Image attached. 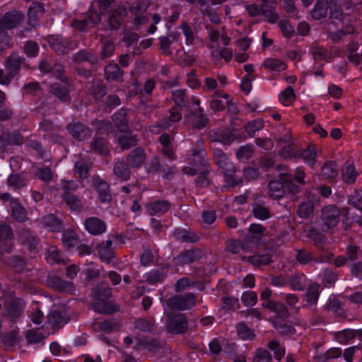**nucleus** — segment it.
Wrapping results in <instances>:
<instances>
[{
    "label": "nucleus",
    "instance_id": "14",
    "mask_svg": "<svg viewBox=\"0 0 362 362\" xmlns=\"http://www.w3.org/2000/svg\"><path fill=\"white\" fill-rule=\"evenodd\" d=\"M24 18L22 13L12 11L6 13L0 19V28L1 29L11 30L19 25Z\"/></svg>",
    "mask_w": 362,
    "mask_h": 362
},
{
    "label": "nucleus",
    "instance_id": "19",
    "mask_svg": "<svg viewBox=\"0 0 362 362\" xmlns=\"http://www.w3.org/2000/svg\"><path fill=\"white\" fill-rule=\"evenodd\" d=\"M171 207V204L164 199H158L148 203L146 210L151 216H160L167 213Z\"/></svg>",
    "mask_w": 362,
    "mask_h": 362
},
{
    "label": "nucleus",
    "instance_id": "39",
    "mask_svg": "<svg viewBox=\"0 0 362 362\" xmlns=\"http://www.w3.org/2000/svg\"><path fill=\"white\" fill-rule=\"evenodd\" d=\"M91 168V163L83 159H80L75 163L74 170V174L79 178L84 180L88 177Z\"/></svg>",
    "mask_w": 362,
    "mask_h": 362
},
{
    "label": "nucleus",
    "instance_id": "18",
    "mask_svg": "<svg viewBox=\"0 0 362 362\" xmlns=\"http://www.w3.org/2000/svg\"><path fill=\"white\" fill-rule=\"evenodd\" d=\"M67 129L70 134L78 141L87 139L91 135L90 129L80 122H72L68 125Z\"/></svg>",
    "mask_w": 362,
    "mask_h": 362
},
{
    "label": "nucleus",
    "instance_id": "64",
    "mask_svg": "<svg viewBox=\"0 0 362 362\" xmlns=\"http://www.w3.org/2000/svg\"><path fill=\"white\" fill-rule=\"evenodd\" d=\"M342 354L340 348H332L327 351L323 356H319L317 358V362H328L330 359L339 358Z\"/></svg>",
    "mask_w": 362,
    "mask_h": 362
},
{
    "label": "nucleus",
    "instance_id": "48",
    "mask_svg": "<svg viewBox=\"0 0 362 362\" xmlns=\"http://www.w3.org/2000/svg\"><path fill=\"white\" fill-rule=\"evenodd\" d=\"M160 344L155 339H136V344L134 346L136 350L147 349L149 351H154L159 349Z\"/></svg>",
    "mask_w": 362,
    "mask_h": 362
},
{
    "label": "nucleus",
    "instance_id": "26",
    "mask_svg": "<svg viewBox=\"0 0 362 362\" xmlns=\"http://www.w3.org/2000/svg\"><path fill=\"white\" fill-rule=\"evenodd\" d=\"M173 236L177 241L182 243H197L199 237L194 231L176 228L173 232Z\"/></svg>",
    "mask_w": 362,
    "mask_h": 362
},
{
    "label": "nucleus",
    "instance_id": "17",
    "mask_svg": "<svg viewBox=\"0 0 362 362\" xmlns=\"http://www.w3.org/2000/svg\"><path fill=\"white\" fill-rule=\"evenodd\" d=\"M96 250L100 259L103 262L109 263L115 257L112 239L107 238L98 244Z\"/></svg>",
    "mask_w": 362,
    "mask_h": 362
},
{
    "label": "nucleus",
    "instance_id": "35",
    "mask_svg": "<svg viewBox=\"0 0 362 362\" xmlns=\"http://www.w3.org/2000/svg\"><path fill=\"white\" fill-rule=\"evenodd\" d=\"M329 0H317L314 8L311 11V16L313 19L320 20L325 18L329 8Z\"/></svg>",
    "mask_w": 362,
    "mask_h": 362
},
{
    "label": "nucleus",
    "instance_id": "23",
    "mask_svg": "<svg viewBox=\"0 0 362 362\" xmlns=\"http://www.w3.org/2000/svg\"><path fill=\"white\" fill-rule=\"evenodd\" d=\"M168 267L153 269L144 275L146 281L151 285L161 284L168 276Z\"/></svg>",
    "mask_w": 362,
    "mask_h": 362
},
{
    "label": "nucleus",
    "instance_id": "25",
    "mask_svg": "<svg viewBox=\"0 0 362 362\" xmlns=\"http://www.w3.org/2000/svg\"><path fill=\"white\" fill-rule=\"evenodd\" d=\"M117 6L115 0H96L91 4L90 9L97 11L98 8L100 17L109 14Z\"/></svg>",
    "mask_w": 362,
    "mask_h": 362
},
{
    "label": "nucleus",
    "instance_id": "51",
    "mask_svg": "<svg viewBox=\"0 0 362 362\" xmlns=\"http://www.w3.org/2000/svg\"><path fill=\"white\" fill-rule=\"evenodd\" d=\"M247 260L253 266L260 267L269 264L272 262V257L269 254L257 255L247 257Z\"/></svg>",
    "mask_w": 362,
    "mask_h": 362
},
{
    "label": "nucleus",
    "instance_id": "49",
    "mask_svg": "<svg viewBox=\"0 0 362 362\" xmlns=\"http://www.w3.org/2000/svg\"><path fill=\"white\" fill-rule=\"evenodd\" d=\"M236 332L238 337L243 340H253L256 337L254 331L244 322L236 325Z\"/></svg>",
    "mask_w": 362,
    "mask_h": 362
},
{
    "label": "nucleus",
    "instance_id": "43",
    "mask_svg": "<svg viewBox=\"0 0 362 362\" xmlns=\"http://www.w3.org/2000/svg\"><path fill=\"white\" fill-rule=\"evenodd\" d=\"M62 198L71 211L80 212L82 210L83 206L82 200L76 194L62 196Z\"/></svg>",
    "mask_w": 362,
    "mask_h": 362
},
{
    "label": "nucleus",
    "instance_id": "37",
    "mask_svg": "<svg viewBox=\"0 0 362 362\" xmlns=\"http://www.w3.org/2000/svg\"><path fill=\"white\" fill-rule=\"evenodd\" d=\"M67 322V320L64 317L60 311L51 310L47 316V323L52 327L58 329L63 327Z\"/></svg>",
    "mask_w": 362,
    "mask_h": 362
},
{
    "label": "nucleus",
    "instance_id": "3",
    "mask_svg": "<svg viewBox=\"0 0 362 362\" xmlns=\"http://www.w3.org/2000/svg\"><path fill=\"white\" fill-rule=\"evenodd\" d=\"M340 211L334 204L325 206L321 210V220L327 230L337 226L340 221Z\"/></svg>",
    "mask_w": 362,
    "mask_h": 362
},
{
    "label": "nucleus",
    "instance_id": "31",
    "mask_svg": "<svg viewBox=\"0 0 362 362\" xmlns=\"http://www.w3.org/2000/svg\"><path fill=\"white\" fill-rule=\"evenodd\" d=\"M233 53L231 49L228 47H223L218 49V46L211 51V60L214 63H217L223 59L226 63L230 62L233 59Z\"/></svg>",
    "mask_w": 362,
    "mask_h": 362
},
{
    "label": "nucleus",
    "instance_id": "21",
    "mask_svg": "<svg viewBox=\"0 0 362 362\" xmlns=\"http://www.w3.org/2000/svg\"><path fill=\"white\" fill-rule=\"evenodd\" d=\"M226 249L230 253L240 255L243 259H245L243 255L250 251L248 243H244L240 240L234 239L228 240L226 242Z\"/></svg>",
    "mask_w": 362,
    "mask_h": 362
},
{
    "label": "nucleus",
    "instance_id": "8",
    "mask_svg": "<svg viewBox=\"0 0 362 362\" xmlns=\"http://www.w3.org/2000/svg\"><path fill=\"white\" fill-rule=\"evenodd\" d=\"M204 255L202 250L195 247L180 252L173 260L175 265L184 266L199 260Z\"/></svg>",
    "mask_w": 362,
    "mask_h": 362
},
{
    "label": "nucleus",
    "instance_id": "36",
    "mask_svg": "<svg viewBox=\"0 0 362 362\" xmlns=\"http://www.w3.org/2000/svg\"><path fill=\"white\" fill-rule=\"evenodd\" d=\"M171 98L177 106L175 107L177 108L180 112L181 108L187 107L189 105L186 90L178 89L173 90L171 92Z\"/></svg>",
    "mask_w": 362,
    "mask_h": 362
},
{
    "label": "nucleus",
    "instance_id": "40",
    "mask_svg": "<svg viewBox=\"0 0 362 362\" xmlns=\"http://www.w3.org/2000/svg\"><path fill=\"white\" fill-rule=\"evenodd\" d=\"M151 5V1L150 0H137L131 4L129 11L134 16L142 15L146 13Z\"/></svg>",
    "mask_w": 362,
    "mask_h": 362
},
{
    "label": "nucleus",
    "instance_id": "12",
    "mask_svg": "<svg viewBox=\"0 0 362 362\" xmlns=\"http://www.w3.org/2000/svg\"><path fill=\"white\" fill-rule=\"evenodd\" d=\"M284 173H281L279 179L272 180L268 183V196L275 200L283 198L286 194V187L285 182L282 179Z\"/></svg>",
    "mask_w": 362,
    "mask_h": 362
},
{
    "label": "nucleus",
    "instance_id": "46",
    "mask_svg": "<svg viewBox=\"0 0 362 362\" xmlns=\"http://www.w3.org/2000/svg\"><path fill=\"white\" fill-rule=\"evenodd\" d=\"M51 283L54 288L59 292H71L74 288L72 282L65 281L57 276L52 279Z\"/></svg>",
    "mask_w": 362,
    "mask_h": 362
},
{
    "label": "nucleus",
    "instance_id": "13",
    "mask_svg": "<svg viewBox=\"0 0 362 362\" xmlns=\"http://www.w3.org/2000/svg\"><path fill=\"white\" fill-rule=\"evenodd\" d=\"M101 20L98 11L89 9L87 17H83L81 19H74L71 22V26L80 31L84 30L88 26L98 24Z\"/></svg>",
    "mask_w": 362,
    "mask_h": 362
},
{
    "label": "nucleus",
    "instance_id": "27",
    "mask_svg": "<svg viewBox=\"0 0 362 362\" xmlns=\"http://www.w3.org/2000/svg\"><path fill=\"white\" fill-rule=\"evenodd\" d=\"M359 174L360 172L351 163H346L341 169V177L346 184L354 183Z\"/></svg>",
    "mask_w": 362,
    "mask_h": 362
},
{
    "label": "nucleus",
    "instance_id": "10",
    "mask_svg": "<svg viewBox=\"0 0 362 362\" xmlns=\"http://www.w3.org/2000/svg\"><path fill=\"white\" fill-rule=\"evenodd\" d=\"M51 48L58 54H65L76 47L75 42L61 36H51L48 40Z\"/></svg>",
    "mask_w": 362,
    "mask_h": 362
},
{
    "label": "nucleus",
    "instance_id": "45",
    "mask_svg": "<svg viewBox=\"0 0 362 362\" xmlns=\"http://www.w3.org/2000/svg\"><path fill=\"white\" fill-rule=\"evenodd\" d=\"M112 120L120 132H125L128 129L127 112L124 109H120L112 116Z\"/></svg>",
    "mask_w": 362,
    "mask_h": 362
},
{
    "label": "nucleus",
    "instance_id": "44",
    "mask_svg": "<svg viewBox=\"0 0 362 362\" xmlns=\"http://www.w3.org/2000/svg\"><path fill=\"white\" fill-rule=\"evenodd\" d=\"M320 296V285L313 283L309 286L305 294V300L308 305H315Z\"/></svg>",
    "mask_w": 362,
    "mask_h": 362
},
{
    "label": "nucleus",
    "instance_id": "11",
    "mask_svg": "<svg viewBox=\"0 0 362 362\" xmlns=\"http://www.w3.org/2000/svg\"><path fill=\"white\" fill-rule=\"evenodd\" d=\"M72 90V85L66 81L62 83H54L49 87L50 93L62 102H67L71 100L70 91Z\"/></svg>",
    "mask_w": 362,
    "mask_h": 362
},
{
    "label": "nucleus",
    "instance_id": "59",
    "mask_svg": "<svg viewBox=\"0 0 362 362\" xmlns=\"http://www.w3.org/2000/svg\"><path fill=\"white\" fill-rule=\"evenodd\" d=\"M296 259L300 264H307L314 259V256L305 249H299L296 250Z\"/></svg>",
    "mask_w": 362,
    "mask_h": 362
},
{
    "label": "nucleus",
    "instance_id": "54",
    "mask_svg": "<svg viewBox=\"0 0 362 362\" xmlns=\"http://www.w3.org/2000/svg\"><path fill=\"white\" fill-rule=\"evenodd\" d=\"M92 150L102 154H107L109 152L107 141L102 138L96 136L90 143Z\"/></svg>",
    "mask_w": 362,
    "mask_h": 362
},
{
    "label": "nucleus",
    "instance_id": "60",
    "mask_svg": "<svg viewBox=\"0 0 362 362\" xmlns=\"http://www.w3.org/2000/svg\"><path fill=\"white\" fill-rule=\"evenodd\" d=\"M267 346L270 350L273 351L274 358L276 360L280 361L285 356V348L279 341L272 340L268 344Z\"/></svg>",
    "mask_w": 362,
    "mask_h": 362
},
{
    "label": "nucleus",
    "instance_id": "20",
    "mask_svg": "<svg viewBox=\"0 0 362 362\" xmlns=\"http://www.w3.org/2000/svg\"><path fill=\"white\" fill-rule=\"evenodd\" d=\"M25 66V58L17 53L11 54L6 60V67L14 76Z\"/></svg>",
    "mask_w": 362,
    "mask_h": 362
},
{
    "label": "nucleus",
    "instance_id": "41",
    "mask_svg": "<svg viewBox=\"0 0 362 362\" xmlns=\"http://www.w3.org/2000/svg\"><path fill=\"white\" fill-rule=\"evenodd\" d=\"M288 286L293 291H303L305 286V276L303 274L288 276Z\"/></svg>",
    "mask_w": 362,
    "mask_h": 362
},
{
    "label": "nucleus",
    "instance_id": "63",
    "mask_svg": "<svg viewBox=\"0 0 362 362\" xmlns=\"http://www.w3.org/2000/svg\"><path fill=\"white\" fill-rule=\"evenodd\" d=\"M314 206L313 202L308 200L300 204L298 209V214L300 217L305 218L313 214Z\"/></svg>",
    "mask_w": 362,
    "mask_h": 362
},
{
    "label": "nucleus",
    "instance_id": "50",
    "mask_svg": "<svg viewBox=\"0 0 362 362\" xmlns=\"http://www.w3.org/2000/svg\"><path fill=\"white\" fill-rule=\"evenodd\" d=\"M300 149L293 143L283 146L279 151L280 154L284 158L293 159L297 158Z\"/></svg>",
    "mask_w": 362,
    "mask_h": 362
},
{
    "label": "nucleus",
    "instance_id": "24",
    "mask_svg": "<svg viewBox=\"0 0 362 362\" xmlns=\"http://www.w3.org/2000/svg\"><path fill=\"white\" fill-rule=\"evenodd\" d=\"M317 153V147L315 144H310L303 150L300 149L297 158H302L303 162L310 168L315 164V158Z\"/></svg>",
    "mask_w": 362,
    "mask_h": 362
},
{
    "label": "nucleus",
    "instance_id": "22",
    "mask_svg": "<svg viewBox=\"0 0 362 362\" xmlns=\"http://www.w3.org/2000/svg\"><path fill=\"white\" fill-rule=\"evenodd\" d=\"M126 15V9L124 6L120 5L117 6L108 16L107 21L108 25L111 29H118L123 19Z\"/></svg>",
    "mask_w": 362,
    "mask_h": 362
},
{
    "label": "nucleus",
    "instance_id": "33",
    "mask_svg": "<svg viewBox=\"0 0 362 362\" xmlns=\"http://www.w3.org/2000/svg\"><path fill=\"white\" fill-rule=\"evenodd\" d=\"M10 206L13 218L18 222H24L27 219L26 210L21 206L17 199L10 200Z\"/></svg>",
    "mask_w": 362,
    "mask_h": 362
},
{
    "label": "nucleus",
    "instance_id": "52",
    "mask_svg": "<svg viewBox=\"0 0 362 362\" xmlns=\"http://www.w3.org/2000/svg\"><path fill=\"white\" fill-rule=\"evenodd\" d=\"M206 29L207 30L208 37L210 41L207 47L211 51L218 46L217 43L221 35V32L220 33L219 30L216 28L209 25H206Z\"/></svg>",
    "mask_w": 362,
    "mask_h": 362
},
{
    "label": "nucleus",
    "instance_id": "58",
    "mask_svg": "<svg viewBox=\"0 0 362 362\" xmlns=\"http://www.w3.org/2000/svg\"><path fill=\"white\" fill-rule=\"evenodd\" d=\"M295 99V93L291 86H288L279 96V100L284 106H289Z\"/></svg>",
    "mask_w": 362,
    "mask_h": 362
},
{
    "label": "nucleus",
    "instance_id": "1",
    "mask_svg": "<svg viewBox=\"0 0 362 362\" xmlns=\"http://www.w3.org/2000/svg\"><path fill=\"white\" fill-rule=\"evenodd\" d=\"M197 296L193 293L185 295H175L167 300L166 304L171 310H186L193 308L197 303Z\"/></svg>",
    "mask_w": 362,
    "mask_h": 362
},
{
    "label": "nucleus",
    "instance_id": "30",
    "mask_svg": "<svg viewBox=\"0 0 362 362\" xmlns=\"http://www.w3.org/2000/svg\"><path fill=\"white\" fill-rule=\"evenodd\" d=\"M130 167L123 160H117L113 167V173L115 175L123 181H127L130 178L131 171Z\"/></svg>",
    "mask_w": 362,
    "mask_h": 362
},
{
    "label": "nucleus",
    "instance_id": "61",
    "mask_svg": "<svg viewBox=\"0 0 362 362\" xmlns=\"http://www.w3.org/2000/svg\"><path fill=\"white\" fill-rule=\"evenodd\" d=\"M252 362H272V356L267 349L258 348L254 352Z\"/></svg>",
    "mask_w": 362,
    "mask_h": 362
},
{
    "label": "nucleus",
    "instance_id": "56",
    "mask_svg": "<svg viewBox=\"0 0 362 362\" xmlns=\"http://www.w3.org/2000/svg\"><path fill=\"white\" fill-rule=\"evenodd\" d=\"M262 305L264 308H267L273 312L276 313L279 315H286L287 313V309L286 306L281 303L271 300H264Z\"/></svg>",
    "mask_w": 362,
    "mask_h": 362
},
{
    "label": "nucleus",
    "instance_id": "15",
    "mask_svg": "<svg viewBox=\"0 0 362 362\" xmlns=\"http://www.w3.org/2000/svg\"><path fill=\"white\" fill-rule=\"evenodd\" d=\"M146 153L141 147H136L131 151L126 157V163L132 168H140L145 163Z\"/></svg>",
    "mask_w": 362,
    "mask_h": 362
},
{
    "label": "nucleus",
    "instance_id": "62",
    "mask_svg": "<svg viewBox=\"0 0 362 362\" xmlns=\"http://www.w3.org/2000/svg\"><path fill=\"white\" fill-rule=\"evenodd\" d=\"M61 188L63 191L62 196H66L74 194V192L78 188V185L74 180H62Z\"/></svg>",
    "mask_w": 362,
    "mask_h": 362
},
{
    "label": "nucleus",
    "instance_id": "57",
    "mask_svg": "<svg viewBox=\"0 0 362 362\" xmlns=\"http://www.w3.org/2000/svg\"><path fill=\"white\" fill-rule=\"evenodd\" d=\"M252 214L256 218L260 220H267L272 217V212L269 209L259 204L253 206Z\"/></svg>",
    "mask_w": 362,
    "mask_h": 362
},
{
    "label": "nucleus",
    "instance_id": "9",
    "mask_svg": "<svg viewBox=\"0 0 362 362\" xmlns=\"http://www.w3.org/2000/svg\"><path fill=\"white\" fill-rule=\"evenodd\" d=\"M169 112L170 116L168 118L163 119L158 122L157 124L149 127V131L151 133L158 134L162 131L168 129L173 123L180 121L182 113L177 108L172 107Z\"/></svg>",
    "mask_w": 362,
    "mask_h": 362
},
{
    "label": "nucleus",
    "instance_id": "29",
    "mask_svg": "<svg viewBox=\"0 0 362 362\" xmlns=\"http://www.w3.org/2000/svg\"><path fill=\"white\" fill-rule=\"evenodd\" d=\"M124 71L117 64H110L105 68V78L108 81L121 82Z\"/></svg>",
    "mask_w": 362,
    "mask_h": 362
},
{
    "label": "nucleus",
    "instance_id": "5",
    "mask_svg": "<svg viewBox=\"0 0 362 362\" xmlns=\"http://www.w3.org/2000/svg\"><path fill=\"white\" fill-rule=\"evenodd\" d=\"M218 170L224 176L226 187H234L242 183L243 180L240 177L236 175V168L230 158L220 165Z\"/></svg>",
    "mask_w": 362,
    "mask_h": 362
},
{
    "label": "nucleus",
    "instance_id": "34",
    "mask_svg": "<svg viewBox=\"0 0 362 362\" xmlns=\"http://www.w3.org/2000/svg\"><path fill=\"white\" fill-rule=\"evenodd\" d=\"M262 66L272 72L283 71L287 68V65L284 61L281 59L272 57L265 59Z\"/></svg>",
    "mask_w": 362,
    "mask_h": 362
},
{
    "label": "nucleus",
    "instance_id": "4",
    "mask_svg": "<svg viewBox=\"0 0 362 362\" xmlns=\"http://www.w3.org/2000/svg\"><path fill=\"white\" fill-rule=\"evenodd\" d=\"M92 187L96 192L98 200L102 204H110L112 201V193L110 185L100 176L92 178Z\"/></svg>",
    "mask_w": 362,
    "mask_h": 362
},
{
    "label": "nucleus",
    "instance_id": "53",
    "mask_svg": "<svg viewBox=\"0 0 362 362\" xmlns=\"http://www.w3.org/2000/svg\"><path fill=\"white\" fill-rule=\"evenodd\" d=\"M117 141L122 149H129L137 145L138 139L135 136L130 134H120Z\"/></svg>",
    "mask_w": 362,
    "mask_h": 362
},
{
    "label": "nucleus",
    "instance_id": "47",
    "mask_svg": "<svg viewBox=\"0 0 362 362\" xmlns=\"http://www.w3.org/2000/svg\"><path fill=\"white\" fill-rule=\"evenodd\" d=\"M93 293L98 300L107 299L112 295V289L106 283H101L93 289Z\"/></svg>",
    "mask_w": 362,
    "mask_h": 362
},
{
    "label": "nucleus",
    "instance_id": "6",
    "mask_svg": "<svg viewBox=\"0 0 362 362\" xmlns=\"http://www.w3.org/2000/svg\"><path fill=\"white\" fill-rule=\"evenodd\" d=\"M26 303L23 298H14L4 303V316L12 320L18 319L24 313Z\"/></svg>",
    "mask_w": 362,
    "mask_h": 362
},
{
    "label": "nucleus",
    "instance_id": "7",
    "mask_svg": "<svg viewBox=\"0 0 362 362\" xmlns=\"http://www.w3.org/2000/svg\"><path fill=\"white\" fill-rule=\"evenodd\" d=\"M167 329L173 334H182L188 329V321L184 314H175L168 317Z\"/></svg>",
    "mask_w": 362,
    "mask_h": 362
},
{
    "label": "nucleus",
    "instance_id": "32",
    "mask_svg": "<svg viewBox=\"0 0 362 362\" xmlns=\"http://www.w3.org/2000/svg\"><path fill=\"white\" fill-rule=\"evenodd\" d=\"M42 226L47 230L56 233L60 231L62 228V221L54 214H48L42 218Z\"/></svg>",
    "mask_w": 362,
    "mask_h": 362
},
{
    "label": "nucleus",
    "instance_id": "42",
    "mask_svg": "<svg viewBox=\"0 0 362 362\" xmlns=\"http://www.w3.org/2000/svg\"><path fill=\"white\" fill-rule=\"evenodd\" d=\"M338 175L336 162L329 161L324 164L321 170V176L325 180H333Z\"/></svg>",
    "mask_w": 362,
    "mask_h": 362
},
{
    "label": "nucleus",
    "instance_id": "55",
    "mask_svg": "<svg viewBox=\"0 0 362 362\" xmlns=\"http://www.w3.org/2000/svg\"><path fill=\"white\" fill-rule=\"evenodd\" d=\"M335 339L340 344H346L355 338L354 330L346 329L334 334Z\"/></svg>",
    "mask_w": 362,
    "mask_h": 362
},
{
    "label": "nucleus",
    "instance_id": "28",
    "mask_svg": "<svg viewBox=\"0 0 362 362\" xmlns=\"http://www.w3.org/2000/svg\"><path fill=\"white\" fill-rule=\"evenodd\" d=\"M80 243L79 237L76 232L67 230L62 234V244L67 250H74Z\"/></svg>",
    "mask_w": 362,
    "mask_h": 362
},
{
    "label": "nucleus",
    "instance_id": "2",
    "mask_svg": "<svg viewBox=\"0 0 362 362\" xmlns=\"http://www.w3.org/2000/svg\"><path fill=\"white\" fill-rule=\"evenodd\" d=\"M187 160L189 164L197 168L198 170H203L205 173H210V165L202 143L192 151V153L189 156Z\"/></svg>",
    "mask_w": 362,
    "mask_h": 362
},
{
    "label": "nucleus",
    "instance_id": "38",
    "mask_svg": "<svg viewBox=\"0 0 362 362\" xmlns=\"http://www.w3.org/2000/svg\"><path fill=\"white\" fill-rule=\"evenodd\" d=\"M134 327L143 332H152L155 327V320L153 317L137 318L134 321Z\"/></svg>",
    "mask_w": 362,
    "mask_h": 362
},
{
    "label": "nucleus",
    "instance_id": "16",
    "mask_svg": "<svg viewBox=\"0 0 362 362\" xmlns=\"http://www.w3.org/2000/svg\"><path fill=\"white\" fill-rule=\"evenodd\" d=\"M85 229L93 235H99L104 233L107 229V225L98 217L92 216L84 221Z\"/></svg>",
    "mask_w": 362,
    "mask_h": 362
}]
</instances>
